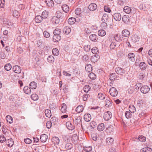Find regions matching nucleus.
Masks as SVG:
<instances>
[{"mask_svg": "<svg viewBox=\"0 0 152 152\" xmlns=\"http://www.w3.org/2000/svg\"><path fill=\"white\" fill-rule=\"evenodd\" d=\"M115 71L118 75V77L120 76H123L125 73V71L124 69L119 67H118L115 68Z\"/></svg>", "mask_w": 152, "mask_h": 152, "instance_id": "nucleus-1", "label": "nucleus"}, {"mask_svg": "<svg viewBox=\"0 0 152 152\" xmlns=\"http://www.w3.org/2000/svg\"><path fill=\"white\" fill-rule=\"evenodd\" d=\"M109 92L111 95L113 96H116L118 94L117 89L114 87H113L110 88Z\"/></svg>", "mask_w": 152, "mask_h": 152, "instance_id": "nucleus-2", "label": "nucleus"}, {"mask_svg": "<svg viewBox=\"0 0 152 152\" xmlns=\"http://www.w3.org/2000/svg\"><path fill=\"white\" fill-rule=\"evenodd\" d=\"M150 90V88L147 86H142L140 88L141 92L144 94L148 93Z\"/></svg>", "mask_w": 152, "mask_h": 152, "instance_id": "nucleus-3", "label": "nucleus"}, {"mask_svg": "<svg viewBox=\"0 0 152 152\" xmlns=\"http://www.w3.org/2000/svg\"><path fill=\"white\" fill-rule=\"evenodd\" d=\"M130 17L128 15H124L122 17V21L125 24H129L130 23Z\"/></svg>", "mask_w": 152, "mask_h": 152, "instance_id": "nucleus-4", "label": "nucleus"}, {"mask_svg": "<svg viewBox=\"0 0 152 152\" xmlns=\"http://www.w3.org/2000/svg\"><path fill=\"white\" fill-rule=\"evenodd\" d=\"M112 117V113L110 112L107 111L104 113L103 117L104 120L108 121Z\"/></svg>", "mask_w": 152, "mask_h": 152, "instance_id": "nucleus-5", "label": "nucleus"}, {"mask_svg": "<svg viewBox=\"0 0 152 152\" xmlns=\"http://www.w3.org/2000/svg\"><path fill=\"white\" fill-rule=\"evenodd\" d=\"M81 118L80 116L76 117L74 120V123L77 125H81L83 129V126L81 124Z\"/></svg>", "mask_w": 152, "mask_h": 152, "instance_id": "nucleus-6", "label": "nucleus"}, {"mask_svg": "<svg viewBox=\"0 0 152 152\" xmlns=\"http://www.w3.org/2000/svg\"><path fill=\"white\" fill-rule=\"evenodd\" d=\"M56 17H58L59 18H61V19L65 18L66 16L65 14L59 11H58L56 12Z\"/></svg>", "mask_w": 152, "mask_h": 152, "instance_id": "nucleus-7", "label": "nucleus"}, {"mask_svg": "<svg viewBox=\"0 0 152 152\" xmlns=\"http://www.w3.org/2000/svg\"><path fill=\"white\" fill-rule=\"evenodd\" d=\"M12 69L16 73H20L21 71V67L18 65H16L13 66Z\"/></svg>", "mask_w": 152, "mask_h": 152, "instance_id": "nucleus-8", "label": "nucleus"}, {"mask_svg": "<svg viewBox=\"0 0 152 152\" xmlns=\"http://www.w3.org/2000/svg\"><path fill=\"white\" fill-rule=\"evenodd\" d=\"M114 19L116 21H119L121 19V15L119 13H115L113 16Z\"/></svg>", "mask_w": 152, "mask_h": 152, "instance_id": "nucleus-9", "label": "nucleus"}, {"mask_svg": "<svg viewBox=\"0 0 152 152\" xmlns=\"http://www.w3.org/2000/svg\"><path fill=\"white\" fill-rule=\"evenodd\" d=\"M97 8V5L95 3H91L88 6V9L91 11H94Z\"/></svg>", "mask_w": 152, "mask_h": 152, "instance_id": "nucleus-10", "label": "nucleus"}, {"mask_svg": "<svg viewBox=\"0 0 152 152\" xmlns=\"http://www.w3.org/2000/svg\"><path fill=\"white\" fill-rule=\"evenodd\" d=\"M100 58V57L98 54L94 55L91 57V61L93 62H95L97 61Z\"/></svg>", "mask_w": 152, "mask_h": 152, "instance_id": "nucleus-11", "label": "nucleus"}, {"mask_svg": "<svg viewBox=\"0 0 152 152\" xmlns=\"http://www.w3.org/2000/svg\"><path fill=\"white\" fill-rule=\"evenodd\" d=\"M122 35L123 37H129L130 32L127 29H124L122 31Z\"/></svg>", "mask_w": 152, "mask_h": 152, "instance_id": "nucleus-12", "label": "nucleus"}, {"mask_svg": "<svg viewBox=\"0 0 152 152\" xmlns=\"http://www.w3.org/2000/svg\"><path fill=\"white\" fill-rule=\"evenodd\" d=\"M66 126L67 128L69 130H72L75 128L74 126H73L69 121H68L66 122Z\"/></svg>", "mask_w": 152, "mask_h": 152, "instance_id": "nucleus-13", "label": "nucleus"}, {"mask_svg": "<svg viewBox=\"0 0 152 152\" xmlns=\"http://www.w3.org/2000/svg\"><path fill=\"white\" fill-rule=\"evenodd\" d=\"M48 138V136L46 134H42L40 136V140L42 142H44L46 141Z\"/></svg>", "mask_w": 152, "mask_h": 152, "instance_id": "nucleus-14", "label": "nucleus"}, {"mask_svg": "<svg viewBox=\"0 0 152 152\" xmlns=\"http://www.w3.org/2000/svg\"><path fill=\"white\" fill-rule=\"evenodd\" d=\"M23 90L24 92L26 94H29L31 92V88L28 86L24 87Z\"/></svg>", "mask_w": 152, "mask_h": 152, "instance_id": "nucleus-15", "label": "nucleus"}, {"mask_svg": "<svg viewBox=\"0 0 152 152\" xmlns=\"http://www.w3.org/2000/svg\"><path fill=\"white\" fill-rule=\"evenodd\" d=\"M7 145L9 147L12 146L14 144V142L13 140L10 138V139L7 140L6 142Z\"/></svg>", "mask_w": 152, "mask_h": 152, "instance_id": "nucleus-16", "label": "nucleus"}, {"mask_svg": "<svg viewBox=\"0 0 152 152\" xmlns=\"http://www.w3.org/2000/svg\"><path fill=\"white\" fill-rule=\"evenodd\" d=\"M61 38L60 35L54 34L53 37V40L54 42H58L61 39Z\"/></svg>", "mask_w": 152, "mask_h": 152, "instance_id": "nucleus-17", "label": "nucleus"}, {"mask_svg": "<svg viewBox=\"0 0 152 152\" xmlns=\"http://www.w3.org/2000/svg\"><path fill=\"white\" fill-rule=\"evenodd\" d=\"M84 118L85 120L87 122L90 121L91 119V116L89 114H86L84 116Z\"/></svg>", "mask_w": 152, "mask_h": 152, "instance_id": "nucleus-18", "label": "nucleus"}, {"mask_svg": "<svg viewBox=\"0 0 152 152\" xmlns=\"http://www.w3.org/2000/svg\"><path fill=\"white\" fill-rule=\"evenodd\" d=\"M124 11L127 14H129L132 11V9L128 6L125 7L124 8Z\"/></svg>", "mask_w": 152, "mask_h": 152, "instance_id": "nucleus-19", "label": "nucleus"}, {"mask_svg": "<svg viewBox=\"0 0 152 152\" xmlns=\"http://www.w3.org/2000/svg\"><path fill=\"white\" fill-rule=\"evenodd\" d=\"M51 20L53 23L57 24H58L60 22L59 18L56 16H53V17Z\"/></svg>", "mask_w": 152, "mask_h": 152, "instance_id": "nucleus-20", "label": "nucleus"}, {"mask_svg": "<svg viewBox=\"0 0 152 152\" xmlns=\"http://www.w3.org/2000/svg\"><path fill=\"white\" fill-rule=\"evenodd\" d=\"M110 80L113 81L114 80L117 79V76L115 73H112L110 74L109 76Z\"/></svg>", "mask_w": 152, "mask_h": 152, "instance_id": "nucleus-21", "label": "nucleus"}, {"mask_svg": "<svg viewBox=\"0 0 152 152\" xmlns=\"http://www.w3.org/2000/svg\"><path fill=\"white\" fill-rule=\"evenodd\" d=\"M43 18L40 15H37L35 17V20L37 23H41L43 20Z\"/></svg>", "mask_w": 152, "mask_h": 152, "instance_id": "nucleus-22", "label": "nucleus"}, {"mask_svg": "<svg viewBox=\"0 0 152 152\" xmlns=\"http://www.w3.org/2000/svg\"><path fill=\"white\" fill-rule=\"evenodd\" d=\"M45 2L49 7H52L54 6V2L52 0H46Z\"/></svg>", "mask_w": 152, "mask_h": 152, "instance_id": "nucleus-23", "label": "nucleus"}, {"mask_svg": "<svg viewBox=\"0 0 152 152\" xmlns=\"http://www.w3.org/2000/svg\"><path fill=\"white\" fill-rule=\"evenodd\" d=\"M29 86L30 88L32 89H34L37 86V83L34 81H33L30 83Z\"/></svg>", "mask_w": 152, "mask_h": 152, "instance_id": "nucleus-24", "label": "nucleus"}, {"mask_svg": "<svg viewBox=\"0 0 152 152\" xmlns=\"http://www.w3.org/2000/svg\"><path fill=\"white\" fill-rule=\"evenodd\" d=\"M71 31V28L69 27L66 26L63 29V32L66 34H69Z\"/></svg>", "mask_w": 152, "mask_h": 152, "instance_id": "nucleus-25", "label": "nucleus"}, {"mask_svg": "<svg viewBox=\"0 0 152 152\" xmlns=\"http://www.w3.org/2000/svg\"><path fill=\"white\" fill-rule=\"evenodd\" d=\"M52 141L55 145H58L59 142V139L57 137H53L52 139Z\"/></svg>", "mask_w": 152, "mask_h": 152, "instance_id": "nucleus-26", "label": "nucleus"}, {"mask_svg": "<svg viewBox=\"0 0 152 152\" xmlns=\"http://www.w3.org/2000/svg\"><path fill=\"white\" fill-rule=\"evenodd\" d=\"M134 57L135 55L133 53H130L128 55V58L132 61H135Z\"/></svg>", "mask_w": 152, "mask_h": 152, "instance_id": "nucleus-27", "label": "nucleus"}, {"mask_svg": "<svg viewBox=\"0 0 152 152\" xmlns=\"http://www.w3.org/2000/svg\"><path fill=\"white\" fill-rule=\"evenodd\" d=\"M139 66L140 69L142 70H144L146 68V64L144 62H141Z\"/></svg>", "mask_w": 152, "mask_h": 152, "instance_id": "nucleus-28", "label": "nucleus"}, {"mask_svg": "<svg viewBox=\"0 0 152 152\" xmlns=\"http://www.w3.org/2000/svg\"><path fill=\"white\" fill-rule=\"evenodd\" d=\"M89 38L92 41H96L98 39L97 36L95 34L90 35L89 36Z\"/></svg>", "mask_w": 152, "mask_h": 152, "instance_id": "nucleus-29", "label": "nucleus"}, {"mask_svg": "<svg viewBox=\"0 0 152 152\" xmlns=\"http://www.w3.org/2000/svg\"><path fill=\"white\" fill-rule=\"evenodd\" d=\"M76 21V19L74 17H71L69 18L68 20V23L71 25L74 24Z\"/></svg>", "mask_w": 152, "mask_h": 152, "instance_id": "nucleus-30", "label": "nucleus"}, {"mask_svg": "<svg viewBox=\"0 0 152 152\" xmlns=\"http://www.w3.org/2000/svg\"><path fill=\"white\" fill-rule=\"evenodd\" d=\"M83 106L81 105H80L78 106L76 109V111L78 113H80L83 111Z\"/></svg>", "mask_w": 152, "mask_h": 152, "instance_id": "nucleus-31", "label": "nucleus"}, {"mask_svg": "<svg viewBox=\"0 0 152 152\" xmlns=\"http://www.w3.org/2000/svg\"><path fill=\"white\" fill-rule=\"evenodd\" d=\"M62 8L63 11L66 13L67 12L69 11V7L67 5H63L62 6Z\"/></svg>", "mask_w": 152, "mask_h": 152, "instance_id": "nucleus-32", "label": "nucleus"}, {"mask_svg": "<svg viewBox=\"0 0 152 152\" xmlns=\"http://www.w3.org/2000/svg\"><path fill=\"white\" fill-rule=\"evenodd\" d=\"M104 128V124L101 123L99 124L98 126L97 129L98 131H103Z\"/></svg>", "mask_w": 152, "mask_h": 152, "instance_id": "nucleus-33", "label": "nucleus"}, {"mask_svg": "<svg viewBox=\"0 0 152 152\" xmlns=\"http://www.w3.org/2000/svg\"><path fill=\"white\" fill-rule=\"evenodd\" d=\"M86 70L88 72H91L92 70V66L90 64H87L85 67Z\"/></svg>", "mask_w": 152, "mask_h": 152, "instance_id": "nucleus-34", "label": "nucleus"}, {"mask_svg": "<svg viewBox=\"0 0 152 152\" xmlns=\"http://www.w3.org/2000/svg\"><path fill=\"white\" fill-rule=\"evenodd\" d=\"M141 152H152V149L148 147H145L141 149Z\"/></svg>", "mask_w": 152, "mask_h": 152, "instance_id": "nucleus-35", "label": "nucleus"}, {"mask_svg": "<svg viewBox=\"0 0 152 152\" xmlns=\"http://www.w3.org/2000/svg\"><path fill=\"white\" fill-rule=\"evenodd\" d=\"M6 119L8 122L10 124H11L13 122V120L12 118L10 115H7L6 117Z\"/></svg>", "mask_w": 152, "mask_h": 152, "instance_id": "nucleus-36", "label": "nucleus"}, {"mask_svg": "<svg viewBox=\"0 0 152 152\" xmlns=\"http://www.w3.org/2000/svg\"><path fill=\"white\" fill-rule=\"evenodd\" d=\"M122 38H123V37H122L121 36H120L118 34L116 35L114 37V38L115 40L119 42L122 41Z\"/></svg>", "mask_w": 152, "mask_h": 152, "instance_id": "nucleus-37", "label": "nucleus"}, {"mask_svg": "<svg viewBox=\"0 0 152 152\" xmlns=\"http://www.w3.org/2000/svg\"><path fill=\"white\" fill-rule=\"evenodd\" d=\"M106 34V32L104 30L101 29L98 31V34L99 36L101 37L104 36Z\"/></svg>", "mask_w": 152, "mask_h": 152, "instance_id": "nucleus-38", "label": "nucleus"}, {"mask_svg": "<svg viewBox=\"0 0 152 152\" xmlns=\"http://www.w3.org/2000/svg\"><path fill=\"white\" fill-rule=\"evenodd\" d=\"M132 113L129 111H126L125 112V116L127 118H131L132 117Z\"/></svg>", "mask_w": 152, "mask_h": 152, "instance_id": "nucleus-39", "label": "nucleus"}, {"mask_svg": "<svg viewBox=\"0 0 152 152\" xmlns=\"http://www.w3.org/2000/svg\"><path fill=\"white\" fill-rule=\"evenodd\" d=\"M45 113L46 117L48 118H50L51 117V113L50 110L49 109H46L45 110Z\"/></svg>", "mask_w": 152, "mask_h": 152, "instance_id": "nucleus-40", "label": "nucleus"}, {"mask_svg": "<svg viewBox=\"0 0 152 152\" xmlns=\"http://www.w3.org/2000/svg\"><path fill=\"white\" fill-rule=\"evenodd\" d=\"M113 141L114 139L111 137H109L106 139L107 143L108 144L113 143Z\"/></svg>", "mask_w": 152, "mask_h": 152, "instance_id": "nucleus-41", "label": "nucleus"}, {"mask_svg": "<svg viewBox=\"0 0 152 152\" xmlns=\"http://www.w3.org/2000/svg\"><path fill=\"white\" fill-rule=\"evenodd\" d=\"M53 33L54 34H57L58 35H60L61 33V30L59 28H56L54 30Z\"/></svg>", "mask_w": 152, "mask_h": 152, "instance_id": "nucleus-42", "label": "nucleus"}, {"mask_svg": "<svg viewBox=\"0 0 152 152\" xmlns=\"http://www.w3.org/2000/svg\"><path fill=\"white\" fill-rule=\"evenodd\" d=\"M48 16V12L46 10L43 11L42 13L41 17L43 19L46 18Z\"/></svg>", "mask_w": 152, "mask_h": 152, "instance_id": "nucleus-43", "label": "nucleus"}, {"mask_svg": "<svg viewBox=\"0 0 152 152\" xmlns=\"http://www.w3.org/2000/svg\"><path fill=\"white\" fill-rule=\"evenodd\" d=\"M105 106L107 107H109L111 105V102L109 98L107 99L105 101Z\"/></svg>", "mask_w": 152, "mask_h": 152, "instance_id": "nucleus-44", "label": "nucleus"}, {"mask_svg": "<svg viewBox=\"0 0 152 152\" xmlns=\"http://www.w3.org/2000/svg\"><path fill=\"white\" fill-rule=\"evenodd\" d=\"M108 16L106 14H104L102 18V21H105V22H108Z\"/></svg>", "mask_w": 152, "mask_h": 152, "instance_id": "nucleus-45", "label": "nucleus"}, {"mask_svg": "<svg viewBox=\"0 0 152 152\" xmlns=\"http://www.w3.org/2000/svg\"><path fill=\"white\" fill-rule=\"evenodd\" d=\"M91 52L94 55L97 54L99 53L98 48L96 47L93 48L91 50Z\"/></svg>", "mask_w": 152, "mask_h": 152, "instance_id": "nucleus-46", "label": "nucleus"}, {"mask_svg": "<svg viewBox=\"0 0 152 152\" xmlns=\"http://www.w3.org/2000/svg\"><path fill=\"white\" fill-rule=\"evenodd\" d=\"M66 107L65 104H63L62 105V107L61 108V110L63 113H65L66 111Z\"/></svg>", "mask_w": 152, "mask_h": 152, "instance_id": "nucleus-47", "label": "nucleus"}, {"mask_svg": "<svg viewBox=\"0 0 152 152\" xmlns=\"http://www.w3.org/2000/svg\"><path fill=\"white\" fill-rule=\"evenodd\" d=\"M12 68V66L9 63L6 64L4 66L5 69L7 71H9Z\"/></svg>", "mask_w": 152, "mask_h": 152, "instance_id": "nucleus-48", "label": "nucleus"}, {"mask_svg": "<svg viewBox=\"0 0 152 152\" xmlns=\"http://www.w3.org/2000/svg\"><path fill=\"white\" fill-rule=\"evenodd\" d=\"M12 15L13 16L16 18H18L19 16L18 11L16 10H13Z\"/></svg>", "mask_w": 152, "mask_h": 152, "instance_id": "nucleus-49", "label": "nucleus"}, {"mask_svg": "<svg viewBox=\"0 0 152 152\" xmlns=\"http://www.w3.org/2000/svg\"><path fill=\"white\" fill-rule=\"evenodd\" d=\"M52 53L53 55L57 56L59 54V51L57 48H53L52 50Z\"/></svg>", "mask_w": 152, "mask_h": 152, "instance_id": "nucleus-50", "label": "nucleus"}, {"mask_svg": "<svg viewBox=\"0 0 152 152\" xmlns=\"http://www.w3.org/2000/svg\"><path fill=\"white\" fill-rule=\"evenodd\" d=\"M31 98L34 101H37L38 99V96L36 94H33L31 95Z\"/></svg>", "mask_w": 152, "mask_h": 152, "instance_id": "nucleus-51", "label": "nucleus"}, {"mask_svg": "<svg viewBox=\"0 0 152 152\" xmlns=\"http://www.w3.org/2000/svg\"><path fill=\"white\" fill-rule=\"evenodd\" d=\"M84 91L85 92H88L91 88V87L88 85H86L83 88Z\"/></svg>", "mask_w": 152, "mask_h": 152, "instance_id": "nucleus-52", "label": "nucleus"}, {"mask_svg": "<svg viewBox=\"0 0 152 152\" xmlns=\"http://www.w3.org/2000/svg\"><path fill=\"white\" fill-rule=\"evenodd\" d=\"M101 100H103L105 98V95L102 93H99L97 96Z\"/></svg>", "mask_w": 152, "mask_h": 152, "instance_id": "nucleus-53", "label": "nucleus"}, {"mask_svg": "<svg viewBox=\"0 0 152 152\" xmlns=\"http://www.w3.org/2000/svg\"><path fill=\"white\" fill-rule=\"evenodd\" d=\"M7 140L4 135L2 134L0 136V142L1 143H3L5 141L6 142Z\"/></svg>", "mask_w": 152, "mask_h": 152, "instance_id": "nucleus-54", "label": "nucleus"}, {"mask_svg": "<svg viewBox=\"0 0 152 152\" xmlns=\"http://www.w3.org/2000/svg\"><path fill=\"white\" fill-rule=\"evenodd\" d=\"M43 34L44 37L48 38L50 36V34L47 31H44L43 32Z\"/></svg>", "mask_w": 152, "mask_h": 152, "instance_id": "nucleus-55", "label": "nucleus"}, {"mask_svg": "<svg viewBox=\"0 0 152 152\" xmlns=\"http://www.w3.org/2000/svg\"><path fill=\"white\" fill-rule=\"evenodd\" d=\"M65 147L66 150H68L72 148V145L70 143H67L66 144Z\"/></svg>", "mask_w": 152, "mask_h": 152, "instance_id": "nucleus-56", "label": "nucleus"}, {"mask_svg": "<svg viewBox=\"0 0 152 152\" xmlns=\"http://www.w3.org/2000/svg\"><path fill=\"white\" fill-rule=\"evenodd\" d=\"M88 76L90 79L92 80L95 79L96 77V75L92 72L90 73L89 74Z\"/></svg>", "mask_w": 152, "mask_h": 152, "instance_id": "nucleus-57", "label": "nucleus"}, {"mask_svg": "<svg viewBox=\"0 0 152 152\" xmlns=\"http://www.w3.org/2000/svg\"><path fill=\"white\" fill-rule=\"evenodd\" d=\"M48 61L50 63H53L54 62V58L52 56H50L47 58Z\"/></svg>", "mask_w": 152, "mask_h": 152, "instance_id": "nucleus-58", "label": "nucleus"}, {"mask_svg": "<svg viewBox=\"0 0 152 152\" xmlns=\"http://www.w3.org/2000/svg\"><path fill=\"white\" fill-rule=\"evenodd\" d=\"M75 14L77 15H79L81 13V10L80 8H77L75 10Z\"/></svg>", "mask_w": 152, "mask_h": 152, "instance_id": "nucleus-59", "label": "nucleus"}, {"mask_svg": "<svg viewBox=\"0 0 152 152\" xmlns=\"http://www.w3.org/2000/svg\"><path fill=\"white\" fill-rule=\"evenodd\" d=\"M90 126L92 128H94L96 127L97 124L95 121H92L91 123H90Z\"/></svg>", "mask_w": 152, "mask_h": 152, "instance_id": "nucleus-60", "label": "nucleus"}, {"mask_svg": "<svg viewBox=\"0 0 152 152\" xmlns=\"http://www.w3.org/2000/svg\"><path fill=\"white\" fill-rule=\"evenodd\" d=\"M102 21V23H101V26L102 27V28H103V29H105V28H106L107 27V23H106V22H105V21Z\"/></svg>", "mask_w": 152, "mask_h": 152, "instance_id": "nucleus-61", "label": "nucleus"}, {"mask_svg": "<svg viewBox=\"0 0 152 152\" xmlns=\"http://www.w3.org/2000/svg\"><path fill=\"white\" fill-rule=\"evenodd\" d=\"M138 139L141 142H144L145 141L146 138L142 135H141L140 136Z\"/></svg>", "mask_w": 152, "mask_h": 152, "instance_id": "nucleus-62", "label": "nucleus"}, {"mask_svg": "<svg viewBox=\"0 0 152 152\" xmlns=\"http://www.w3.org/2000/svg\"><path fill=\"white\" fill-rule=\"evenodd\" d=\"M129 111L132 113H133L136 111L135 108L134 106H132V107H129Z\"/></svg>", "mask_w": 152, "mask_h": 152, "instance_id": "nucleus-63", "label": "nucleus"}, {"mask_svg": "<svg viewBox=\"0 0 152 152\" xmlns=\"http://www.w3.org/2000/svg\"><path fill=\"white\" fill-rule=\"evenodd\" d=\"M104 11L107 12H111V10L110 7L108 6H105L104 7Z\"/></svg>", "mask_w": 152, "mask_h": 152, "instance_id": "nucleus-64", "label": "nucleus"}]
</instances>
